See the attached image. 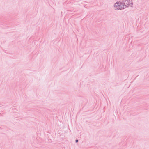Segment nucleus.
<instances>
[{
    "mask_svg": "<svg viewBox=\"0 0 149 149\" xmlns=\"http://www.w3.org/2000/svg\"><path fill=\"white\" fill-rule=\"evenodd\" d=\"M124 6L129 7H132L133 3L132 0H123L122 1Z\"/></svg>",
    "mask_w": 149,
    "mask_h": 149,
    "instance_id": "obj_2",
    "label": "nucleus"
},
{
    "mask_svg": "<svg viewBox=\"0 0 149 149\" xmlns=\"http://www.w3.org/2000/svg\"><path fill=\"white\" fill-rule=\"evenodd\" d=\"M124 5L123 4V2L119 1L116 2L114 4V7L116 8L117 10H121L124 9Z\"/></svg>",
    "mask_w": 149,
    "mask_h": 149,
    "instance_id": "obj_1",
    "label": "nucleus"
},
{
    "mask_svg": "<svg viewBox=\"0 0 149 149\" xmlns=\"http://www.w3.org/2000/svg\"><path fill=\"white\" fill-rule=\"evenodd\" d=\"M76 142H77L78 141V140H76Z\"/></svg>",
    "mask_w": 149,
    "mask_h": 149,
    "instance_id": "obj_3",
    "label": "nucleus"
}]
</instances>
